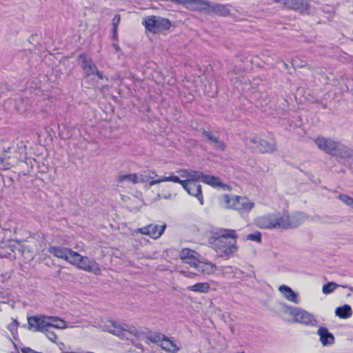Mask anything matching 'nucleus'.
Here are the masks:
<instances>
[{
	"label": "nucleus",
	"instance_id": "5",
	"mask_svg": "<svg viewBox=\"0 0 353 353\" xmlns=\"http://www.w3.org/2000/svg\"><path fill=\"white\" fill-rule=\"evenodd\" d=\"M254 224L261 229H283L284 223L282 213H270L256 218Z\"/></svg>",
	"mask_w": 353,
	"mask_h": 353
},
{
	"label": "nucleus",
	"instance_id": "2",
	"mask_svg": "<svg viewBox=\"0 0 353 353\" xmlns=\"http://www.w3.org/2000/svg\"><path fill=\"white\" fill-rule=\"evenodd\" d=\"M237 237L236 230L220 228L212 232L208 243L220 257L228 259L238 250Z\"/></svg>",
	"mask_w": 353,
	"mask_h": 353
},
{
	"label": "nucleus",
	"instance_id": "40",
	"mask_svg": "<svg viewBox=\"0 0 353 353\" xmlns=\"http://www.w3.org/2000/svg\"><path fill=\"white\" fill-rule=\"evenodd\" d=\"M180 273L184 276L190 279H195L196 276V274L194 272H187L184 270L180 271Z\"/></svg>",
	"mask_w": 353,
	"mask_h": 353
},
{
	"label": "nucleus",
	"instance_id": "4",
	"mask_svg": "<svg viewBox=\"0 0 353 353\" xmlns=\"http://www.w3.org/2000/svg\"><path fill=\"white\" fill-rule=\"evenodd\" d=\"M101 328L122 339L131 340L132 337L139 338L142 332L137 327L130 325H121L114 321H108Z\"/></svg>",
	"mask_w": 353,
	"mask_h": 353
},
{
	"label": "nucleus",
	"instance_id": "30",
	"mask_svg": "<svg viewBox=\"0 0 353 353\" xmlns=\"http://www.w3.org/2000/svg\"><path fill=\"white\" fill-rule=\"evenodd\" d=\"M339 285L334 282H328L323 286L322 291L325 294L333 292Z\"/></svg>",
	"mask_w": 353,
	"mask_h": 353
},
{
	"label": "nucleus",
	"instance_id": "17",
	"mask_svg": "<svg viewBox=\"0 0 353 353\" xmlns=\"http://www.w3.org/2000/svg\"><path fill=\"white\" fill-rule=\"evenodd\" d=\"M180 259L185 263L193 268H196L200 259V255L192 250L183 249L180 252Z\"/></svg>",
	"mask_w": 353,
	"mask_h": 353
},
{
	"label": "nucleus",
	"instance_id": "25",
	"mask_svg": "<svg viewBox=\"0 0 353 353\" xmlns=\"http://www.w3.org/2000/svg\"><path fill=\"white\" fill-rule=\"evenodd\" d=\"M238 196L234 194H225L222 198L221 205L226 208L235 210Z\"/></svg>",
	"mask_w": 353,
	"mask_h": 353
},
{
	"label": "nucleus",
	"instance_id": "32",
	"mask_svg": "<svg viewBox=\"0 0 353 353\" xmlns=\"http://www.w3.org/2000/svg\"><path fill=\"white\" fill-rule=\"evenodd\" d=\"M0 166L3 170H9L12 166L9 157H0Z\"/></svg>",
	"mask_w": 353,
	"mask_h": 353
},
{
	"label": "nucleus",
	"instance_id": "38",
	"mask_svg": "<svg viewBox=\"0 0 353 353\" xmlns=\"http://www.w3.org/2000/svg\"><path fill=\"white\" fill-rule=\"evenodd\" d=\"M214 148L218 150L223 151L225 148V145L223 142L219 139L214 143Z\"/></svg>",
	"mask_w": 353,
	"mask_h": 353
},
{
	"label": "nucleus",
	"instance_id": "35",
	"mask_svg": "<svg viewBox=\"0 0 353 353\" xmlns=\"http://www.w3.org/2000/svg\"><path fill=\"white\" fill-rule=\"evenodd\" d=\"M19 323L17 320H14L8 325V329L12 333V336L17 334V327Z\"/></svg>",
	"mask_w": 353,
	"mask_h": 353
},
{
	"label": "nucleus",
	"instance_id": "7",
	"mask_svg": "<svg viewBox=\"0 0 353 353\" xmlns=\"http://www.w3.org/2000/svg\"><path fill=\"white\" fill-rule=\"evenodd\" d=\"M143 23L148 30L154 33L168 29L170 26L168 19L156 16L146 17Z\"/></svg>",
	"mask_w": 353,
	"mask_h": 353
},
{
	"label": "nucleus",
	"instance_id": "9",
	"mask_svg": "<svg viewBox=\"0 0 353 353\" xmlns=\"http://www.w3.org/2000/svg\"><path fill=\"white\" fill-rule=\"evenodd\" d=\"M151 341L159 345L162 350L168 353H178L180 347L176 342L164 334H156L152 339Z\"/></svg>",
	"mask_w": 353,
	"mask_h": 353
},
{
	"label": "nucleus",
	"instance_id": "3",
	"mask_svg": "<svg viewBox=\"0 0 353 353\" xmlns=\"http://www.w3.org/2000/svg\"><path fill=\"white\" fill-rule=\"evenodd\" d=\"M28 323L29 329L33 330L34 332L43 333L53 343H57L58 336L52 329H65L68 327L66 322L61 319L43 315L28 317Z\"/></svg>",
	"mask_w": 353,
	"mask_h": 353
},
{
	"label": "nucleus",
	"instance_id": "18",
	"mask_svg": "<svg viewBox=\"0 0 353 353\" xmlns=\"http://www.w3.org/2000/svg\"><path fill=\"white\" fill-rule=\"evenodd\" d=\"M316 334L323 346H330L334 343V336L325 327H320Z\"/></svg>",
	"mask_w": 353,
	"mask_h": 353
},
{
	"label": "nucleus",
	"instance_id": "39",
	"mask_svg": "<svg viewBox=\"0 0 353 353\" xmlns=\"http://www.w3.org/2000/svg\"><path fill=\"white\" fill-rule=\"evenodd\" d=\"M120 21V16L119 14L115 15L112 20V28H118Z\"/></svg>",
	"mask_w": 353,
	"mask_h": 353
},
{
	"label": "nucleus",
	"instance_id": "28",
	"mask_svg": "<svg viewBox=\"0 0 353 353\" xmlns=\"http://www.w3.org/2000/svg\"><path fill=\"white\" fill-rule=\"evenodd\" d=\"M235 267L226 265L218 268L219 275L226 278H234Z\"/></svg>",
	"mask_w": 353,
	"mask_h": 353
},
{
	"label": "nucleus",
	"instance_id": "26",
	"mask_svg": "<svg viewBox=\"0 0 353 353\" xmlns=\"http://www.w3.org/2000/svg\"><path fill=\"white\" fill-rule=\"evenodd\" d=\"M335 155L339 156L343 159H350L352 157V151L347 147L341 145L338 143L337 148L334 151Z\"/></svg>",
	"mask_w": 353,
	"mask_h": 353
},
{
	"label": "nucleus",
	"instance_id": "15",
	"mask_svg": "<svg viewBox=\"0 0 353 353\" xmlns=\"http://www.w3.org/2000/svg\"><path fill=\"white\" fill-rule=\"evenodd\" d=\"M317 147L327 154H332L337 148L338 143L331 139L319 137L314 139Z\"/></svg>",
	"mask_w": 353,
	"mask_h": 353
},
{
	"label": "nucleus",
	"instance_id": "37",
	"mask_svg": "<svg viewBox=\"0 0 353 353\" xmlns=\"http://www.w3.org/2000/svg\"><path fill=\"white\" fill-rule=\"evenodd\" d=\"M203 135L204 136L205 138H206L208 140L212 142L213 143L218 139L216 137H215L211 132L208 131H203Z\"/></svg>",
	"mask_w": 353,
	"mask_h": 353
},
{
	"label": "nucleus",
	"instance_id": "11",
	"mask_svg": "<svg viewBox=\"0 0 353 353\" xmlns=\"http://www.w3.org/2000/svg\"><path fill=\"white\" fill-rule=\"evenodd\" d=\"M284 226L283 229L296 228L300 225L306 219V216L302 212H295L289 215L286 212L282 213Z\"/></svg>",
	"mask_w": 353,
	"mask_h": 353
},
{
	"label": "nucleus",
	"instance_id": "16",
	"mask_svg": "<svg viewBox=\"0 0 353 353\" xmlns=\"http://www.w3.org/2000/svg\"><path fill=\"white\" fill-rule=\"evenodd\" d=\"M165 228V225L159 226L157 225L150 224L145 227L138 228L136 232L150 236L153 239H158L163 234Z\"/></svg>",
	"mask_w": 353,
	"mask_h": 353
},
{
	"label": "nucleus",
	"instance_id": "31",
	"mask_svg": "<svg viewBox=\"0 0 353 353\" xmlns=\"http://www.w3.org/2000/svg\"><path fill=\"white\" fill-rule=\"evenodd\" d=\"M211 10L215 11L216 12L223 16H226L227 14H229L228 10L224 6L222 5H211L210 10Z\"/></svg>",
	"mask_w": 353,
	"mask_h": 353
},
{
	"label": "nucleus",
	"instance_id": "33",
	"mask_svg": "<svg viewBox=\"0 0 353 353\" xmlns=\"http://www.w3.org/2000/svg\"><path fill=\"white\" fill-rule=\"evenodd\" d=\"M338 198L345 204L353 208V198L346 194H339Z\"/></svg>",
	"mask_w": 353,
	"mask_h": 353
},
{
	"label": "nucleus",
	"instance_id": "14",
	"mask_svg": "<svg viewBox=\"0 0 353 353\" xmlns=\"http://www.w3.org/2000/svg\"><path fill=\"white\" fill-rule=\"evenodd\" d=\"M275 2L281 3L286 8L303 13L309 8L308 0H273Z\"/></svg>",
	"mask_w": 353,
	"mask_h": 353
},
{
	"label": "nucleus",
	"instance_id": "22",
	"mask_svg": "<svg viewBox=\"0 0 353 353\" xmlns=\"http://www.w3.org/2000/svg\"><path fill=\"white\" fill-rule=\"evenodd\" d=\"M201 178L202 182L213 188H223L225 186L218 177L207 175L202 172Z\"/></svg>",
	"mask_w": 353,
	"mask_h": 353
},
{
	"label": "nucleus",
	"instance_id": "20",
	"mask_svg": "<svg viewBox=\"0 0 353 353\" xmlns=\"http://www.w3.org/2000/svg\"><path fill=\"white\" fill-rule=\"evenodd\" d=\"M279 290L287 301L292 302L294 304L299 303L298 293L293 291L291 288L283 285L279 288Z\"/></svg>",
	"mask_w": 353,
	"mask_h": 353
},
{
	"label": "nucleus",
	"instance_id": "41",
	"mask_svg": "<svg viewBox=\"0 0 353 353\" xmlns=\"http://www.w3.org/2000/svg\"><path fill=\"white\" fill-rule=\"evenodd\" d=\"M21 353H41V352H37V351H35L30 347H24L21 348Z\"/></svg>",
	"mask_w": 353,
	"mask_h": 353
},
{
	"label": "nucleus",
	"instance_id": "43",
	"mask_svg": "<svg viewBox=\"0 0 353 353\" xmlns=\"http://www.w3.org/2000/svg\"><path fill=\"white\" fill-rule=\"evenodd\" d=\"M134 345H135L137 347H138V348H139V349L143 350V346H142V345H141L140 343H136V344H134Z\"/></svg>",
	"mask_w": 353,
	"mask_h": 353
},
{
	"label": "nucleus",
	"instance_id": "29",
	"mask_svg": "<svg viewBox=\"0 0 353 353\" xmlns=\"http://www.w3.org/2000/svg\"><path fill=\"white\" fill-rule=\"evenodd\" d=\"M335 314L340 318L346 319L352 315V310L350 306L348 305H345L342 307H338L335 310Z\"/></svg>",
	"mask_w": 353,
	"mask_h": 353
},
{
	"label": "nucleus",
	"instance_id": "24",
	"mask_svg": "<svg viewBox=\"0 0 353 353\" xmlns=\"http://www.w3.org/2000/svg\"><path fill=\"white\" fill-rule=\"evenodd\" d=\"M137 174H123L120 173L116 176V181L118 183L123 184L126 183H131L132 184H137Z\"/></svg>",
	"mask_w": 353,
	"mask_h": 353
},
{
	"label": "nucleus",
	"instance_id": "12",
	"mask_svg": "<svg viewBox=\"0 0 353 353\" xmlns=\"http://www.w3.org/2000/svg\"><path fill=\"white\" fill-rule=\"evenodd\" d=\"M250 141L253 143L261 153H273L276 149L274 141H268L256 135L250 137Z\"/></svg>",
	"mask_w": 353,
	"mask_h": 353
},
{
	"label": "nucleus",
	"instance_id": "8",
	"mask_svg": "<svg viewBox=\"0 0 353 353\" xmlns=\"http://www.w3.org/2000/svg\"><path fill=\"white\" fill-rule=\"evenodd\" d=\"M288 311L293 317L294 322L312 326L315 325L317 323V320L315 317L304 310L288 307Z\"/></svg>",
	"mask_w": 353,
	"mask_h": 353
},
{
	"label": "nucleus",
	"instance_id": "44",
	"mask_svg": "<svg viewBox=\"0 0 353 353\" xmlns=\"http://www.w3.org/2000/svg\"><path fill=\"white\" fill-rule=\"evenodd\" d=\"M112 46H113V47L114 48V49L118 51L119 50V46L117 44H113Z\"/></svg>",
	"mask_w": 353,
	"mask_h": 353
},
{
	"label": "nucleus",
	"instance_id": "13",
	"mask_svg": "<svg viewBox=\"0 0 353 353\" xmlns=\"http://www.w3.org/2000/svg\"><path fill=\"white\" fill-rule=\"evenodd\" d=\"M48 250L49 253L55 257L61 259L69 263L72 261L73 254L75 252L68 248L61 246H50L48 248Z\"/></svg>",
	"mask_w": 353,
	"mask_h": 353
},
{
	"label": "nucleus",
	"instance_id": "45",
	"mask_svg": "<svg viewBox=\"0 0 353 353\" xmlns=\"http://www.w3.org/2000/svg\"><path fill=\"white\" fill-rule=\"evenodd\" d=\"M348 288L353 293V288L352 287H349Z\"/></svg>",
	"mask_w": 353,
	"mask_h": 353
},
{
	"label": "nucleus",
	"instance_id": "10",
	"mask_svg": "<svg viewBox=\"0 0 353 353\" xmlns=\"http://www.w3.org/2000/svg\"><path fill=\"white\" fill-rule=\"evenodd\" d=\"M80 59H82L81 68L83 69L85 77H91L92 80H96V78L100 79L105 78V77L99 72L97 68L90 58L82 54L80 55Z\"/></svg>",
	"mask_w": 353,
	"mask_h": 353
},
{
	"label": "nucleus",
	"instance_id": "36",
	"mask_svg": "<svg viewBox=\"0 0 353 353\" xmlns=\"http://www.w3.org/2000/svg\"><path fill=\"white\" fill-rule=\"evenodd\" d=\"M247 239L250 241H256V242H261V236L260 232H255L253 234H250L247 236Z\"/></svg>",
	"mask_w": 353,
	"mask_h": 353
},
{
	"label": "nucleus",
	"instance_id": "19",
	"mask_svg": "<svg viewBox=\"0 0 353 353\" xmlns=\"http://www.w3.org/2000/svg\"><path fill=\"white\" fill-rule=\"evenodd\" d=\"M195 268L204 275L214 274L218 270L216 265L209 261L200 260Z\"/></svg>",
	"mask_w": 353,
	"mask_h": 353
},
{
	"label": "nucleus",
	"instance_id": "1",
	"mask_svg": "<svg viewBox=\"0 0 353 353\" xmlns=\"http://www.w3.org/2000/svg\"><path fill=\"white\" fill-rule=\"evenodd\" d=\"M179 176L174 175L173 172L168 176H161L155 181L148 183L149 187L162 182H173L179 183L183 189L190 194L197 198L201 205L203 204V196L201 185L199 183L201 181L202 172L194 170L180 169L176 170Z\"/></svg>",
	"mask_w": 353,
	"mask_h": 353
},
{
	"label": "nucleus",
	"instance_id": "34",
	"mask_svg": "<svg viewBox=\"0 0 353 353\" xmlns=\"http://www.w3.org/2000/svg\"><path fill=\"white\" fill-rule=\"evenodd\" d=\"M252 274H254V272H252V274L248 275L243 272L242 270H239V268H235L234 278L243 279L247 277H251Z\"/></svg>",
	"mask_w": 353,
	"mask_h": 353
},
{
	"label": "nucleus",
	"instance_id": "42",
	"mask_svg": "<svg viewBox=\"0 0 353 353\" xmlns=\"http://www.w3.org/2000/svg\"><path fill=\"white\" fill-rule=\"evenodd\" d=\"M117 29L118 28H112L113 39L114 40H117Z\"/></svg>",
	"mask_w": 353,
	"mask_h": 353
},
{
	"label": "nucleus",
	"instance_id": "6",
	"mask_svg": "<svg viewBox=\"0 0 353 353\" xmlns=\"http://www.w3.org/2000/svg\"><path fill=\"white\" fill-rule=\"evenodd\" d=\"M70 264L81 270L92 272L96 275H99L101 273V270L98 263L87 256H81L77 252L73 254V258L72 261H70Z\"/></svg>",
	"mask_w": 353,
	"mask_h": 353
},
{
	"label": "nucleus",
	"instance_id": "21",
	"mask_svg": "<svg viewBox=\"0 0 353 353\" xmlns=\"http://www.w3.org/2000/svg\"><path fill=\"white\" fill-rule=\"evenodd\" d=\"M254 203L250 201L247 197L238 196L235 210L241 212H250L254 208Z\"/></svg>",
	"mask_w": 353,
	"mask_h": 353
},
{
	"label": "nucleus",
	"instance_id": "23",
	"mask_svg": "<svg viewBox=\"0 0 353 353\" xmlns=\"http://www.w3.org/2000/svg\"><path fill=\"white\" fill-rule=\"evenodd\" d=\"M188 292L196 293H208L210 291V285L208 282H199L187 287Z\"/></svg>",
	"mask_w": 353,
	"mask_h": 353
},
{
	"label": "nucleus",
	"instance_id": "27",
	"mask_svg": "<svg viewBox=\"0 0 353 353\" xmlns=\"http://www.w3.org/2000/svg\"><path fill=\"white\" fill-rule=\"evenodd\" d=\"M154 171H144L141 172V174H137V183H146L150 179H152L150 182L152 181H155L156 179H154V176H157Z\"/></svg>",
	"mask_w": 353,
	"mask_h": 353
}]
</instances>
